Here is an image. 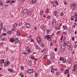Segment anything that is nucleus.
I'll return each mask as SVG.
<instances>
[{
    "label": "nucleus",
    "instance_id": "f257e3e1",
    "mask_svg": "<svg viewBox=\"0 0 77 77\" xmlns=\"http://www.w3.org/2000/svg\"><path fill=\"white\" fill-rule=\"evenodd\" d=\"M70 9L72 11H74L76 8V5L75 4H72L70 5Z\"/></svg>",
    "mask_w": 77,
    "mask_h": 77
},
{
    "label": "nucleus",
    "instance_id": "f03ea898",
    "mask_svg": "<svg viewBox=\"0 0 77 77\" xmlns=\"http://www.w3.org/2000/svg\"><path fill=\"white\" fill-rule=\"evenodd\" d=\"M37 41L38 44H40L41 42H42V41L41 40V38L40 37H38L37 38Z\"/></svg>",
    "mask_w": 77,
    "mask_h": 77
},
{
    "label": "nucleus",
    "instance_id": "7ed1b4c3",
    "mask_svg": "<svg viewBox=\"0 0 77 77\" xmlns=\"http://www.w3.org/2000/svg\"><path fill=\"white\" fill-rule=\"evenodd\" d=\"M52 23L53 27H55V25H56V20H55L54 19L53 20Z\"/></svg>",
    "mask_w": 77,
    "mask_h": 77
},
{
    "label": "nucleus",
    "instance_id": "20e7f679",
    "mask_svg": "<svg viewBox=\"0 0 77 77\" xmlns=\"http://www.w3.org/2000/svg\"><path fill=\"white\" fill-rule=\"evenodd\" d=\"M61 48L62 49V52H63L65 50L66 46H65L63 45H62L61 46Z\"/></svg>",
    "mask_w": 77,
    "mask_h": 77
},
{
    "label": "nucleus",
    "instance_id": "39448f33",
    "mask_svg": "<svg viewBox=\"0 0 77 77\" xmlns=\"http://www.w3.org/2000/svg\"><path fill=\"white\" fill-rule=\"evenodd\" d=\"M9 64H10V63L9 62L6 61L4 63V66L5 67L7 66H9Z\"/></svg>",
    "mask_w": 77,
    "mask_h": 77
},
{
    "label": "nucleus",
    "instance_id": "423d86ee",
    "mask_svg": "<svg viewBox=\"0 0 77 77\" xmlns=\"http://www.w3.org/2000/svg\"><path fill=\"white\" fill-rule=\"evenodd\" d=\"M68 63H69V64H71L72 63V60L70 59H68L67 60Z\"/></svg>",
    "mask_w": 77,
    "mask_h": 77
},
{
    "label": "nucleus",
    "instance_id": "0eeeda50",
    "mask_svg": "<svg viewBox=\"0 0 77 77\" xmlns=\"http://www.w3.org/2000/svg\"><path fill=\"white\" fill-rule=\"evenodd\" d=\"M54 56H55V55H54V52L52 53H51V57L52 60L54 58Z\"/></svg>",
    "mask_w": 77,
    "mask_h": 77
},
{
    "label": "nucleus",
    "instance_id": "6e6552de",
    "mask_svg": "<svg viewBox=\"0 0 77 77\" xmlns=\"http://www.w3.org/2000/svg\"><path fill=\"white\" fill-rule=\"evenodd\" d=\"M45 38L46 39H50V35H45Z\"/></svg>",
    "mask_w": 77,
    "mask_h": 77
},
{
    "label": "nucleus",
    "instance_id": "1a4fd4ad",
    "mask_svg": "<svg viewBox=\"0 0 77 77\" xmlns=\"http://www.w3.org/2000/svg\"><path fill=\"white\" fill-rule=\"evenodd\" d=\"M27 11H28V10L27 9H26L23 11V14H25Z\"/></svg>",
    "mask_w": 77,
    "mask_h": 77
},
{
    "label": "nucleus",
    "instance_id": "9d476101",
    "mask_svg": "<svg viewBox=\"0 0 77 77\" xmlns=\"http://www.w3.org/2000/svg\"><path fill=\"white\" fill-rule=\"evenodd\" d=\"M26 27L27 28H29V27H30V24L27 23L26 24Z\"/></svg>",
    "mask_w": 77,
    "mask_h": 77
},
{
    "label": "nucleus",
    "instance_id": "9b49d317",
    "mask_svg": "<svg viewBox=\"0 0 77 77\" xmlns=\"http://www.w3.org/2000/svg\"><path fill=\"white\" fill-rule=\"evenodd\" d=\"M45 27V25H43L42 26L41 29L43 30H44Z\"/></svg>",
    "mask_w": 77,
    "mask_h": 77
},
{
    "label": "nucleus",
    "instance_id": "f8f14e48",
    "mask_svg": "<svg viewBox=\"0 0 77 77\" xmlns=\"http://www.w3.org/2000/svg\"><path fill=\"white\" fill-rule=\"evenodd\" d=\"M3 23H1V28L0 30H3Z\"/></svg>",
    "mask_w": 77,
    "mask_h": 77
},
{
    "label": "nucleus",
    "instance_id": "ddd939ff",
    "mask_svg": "<svg viewBox=\"0 0 77 77\" xmlns=\"http://www.w3.org/2000/svg\"><path fill=\"white\" fill-rule=\"evenodd\" d=\"M28 15H30L32 14V11H29L27 13Z\"/></svg>",
    "mask_w": 77,
    "mask_h": 77
},
{
    "label": "nucleus",
    "instance_id": "4468645a",
    "mask_svg": "<svg viewBox=\"0 0 77 77\" xmlns=\"http://www.w3.org/2000/svg\"><path fill=\"white\" fill-rule=\"evenodd\" d=\"M33 70V69H31L28 70V71H27V72H28V73L30 74V72L31 71H32Z\"/></svg>",
    "mask_w": 77,
    "mask_h": 77
},
{
    "label": "nucleus",
    "instance_id": "2eb2a0df",
    "mask_svg": "<svg viewBox=\"0 0 77 77\" xmlns=\"http://www.w3.org/2000/svg\"><path fill=\"white\" fill-rule=\"evenodd\" d=\"M15 41L17 43V44H18V43H19V40H18V38H16Z\"/></svg>",
    "mask_w": 77,
    "mask_h": 77
},
{
    "label": "nucleus",
    "instance_id": "dca6fc26",
    "mask_svg": "<svg viewBox=\"0 0 77 77\" xmlns=\"http://www.w3.org/2000/svg\"><path fill=\"white\" fill-rule=\"evenodd\" d=\"M8 71H9L10 72H13V70L12 69H8Z\"/></svg>",
    "mask_w": 77,
    "mask_h": 77
},
{
    "label": "nucleus",
    "instance_id": "f3484780",
    "mask_svg": "<svg viewBox=\"0 0 77 77\" xmlns=\"http://www.w3.org/2000/svg\"><path fill=\"white\" fill-rule=\"evenodd\" d=\"M10 42H14V38H11L10 39Z\"/></svg>",
    "mask_w": 77,
    "mask_h": 77
},
{
    "label": "nucleus",
    "instance_id": "a211bd4d",
    "mask_svg": "<svg viewBox=\"0 0 77 77\" xmlns=\"http://www.w3.org/2000/svg\"><path fill=\"white\" fill-rule=\"evenodd\" d=\"M31 49V48H29V49H28L27 50V52L28 53H30V49Z\"/></svg>",
    "mask_w": 77,
    "mask_h": 77
},
{
    "label": "nucleus",
    "instance_id": "6ab92c4d",
    "mask_svg": "<svg viewBox=\"0 0 77 77\" xmlns=\"http://www.w3.org/2000/svg\"><path fill=\"white\" fill-rule=\"evenodd\" d=\"M51 73H53V72H54V69H53V68H52L51 69Z\"/></svg>",
    "mask_w": 77,
    "mask_h": 77
},
{
    "label": "nucleus",
    "instance_id": "aec40b11",
    "mask_svg": "<svg viewBox=\"0 0 77 77\" xmlns=\"http://www.w3.org/2000/svg\"><path fill=\"white\" fill-rule=\"evenodd\" d=\"M59 60L60 61H63V60H64V59L63 58H61V57H60L59 58Z\"/></svg>",
    "mask_w": 77,
    "mask_h": 77
},
{
    "label": "nucleus",
    "instance_id": "412c9836",
    "mask_svg": "<svg viewBox=\"0 0 77 77\" xmlns=\"http://www.w3.org/2000/svg\"><path fill=\"white\" fill-rule=\"evenodd\" d=\"M41 47H43V48H44V43H42L41 45Z\"/></svg>",
    "mask_w": 77,
    "mask_h": 77
},
{
    "label": "nucleus",
    "instance_id": "4be33fe9",
    "mask_svg": "<svg viewBox=\"0 0 77 77\" xmlns=\"http://www.w3.org/2000/svg\"><path fill=\"white\" fill-rule=\"evenodd\" d=\"M12 33V32L11 31H8L7 32V34H9V35H11Z\"/></svg>",
    "mask_w": 77,
    "mask_h": 77
},
{
    "label": "nucleus",
    "instance_id": "5701e85b",
    "mask_svg": "<svg viewBox=\"0 0 77 77\" xmlns=\"http://www.w3.org/2000/svg\"><path fill=\"white\" fill-rule=\"evenodd\" d=\"M0 5L2 6H3V4L2 3V1H0Z\"/></svg>",
    "mask_w": 77,
    "mask_h": 77
},
{
    "label": "nucleus",
    "instance_id": "b1692460",
    "mask_svg": "<svg viewBox=\"0 0 77 77\" xmlns=\"http://www.w3.org/2000/svg\"><path fill=\"white\" fill-rule=\"evenodd\" d=\"M65 73V74H67L68 73V70L66 69V70Z\"/></svg>",
    "mask_w": 77,
    "mask_h": 77
},
{
    "label": "nucleus",
    "instance_id": "393cba45",
    "mask_svg": "<svg viewBox=\"0 0 77 77\" xmlns=\"http://www.w3.org/2000/svg\"><path fill=\"white\" fill-rule=\"evenodd\" d=\"M17 33L18 35L19 36L20 35V32L19 31H17Z\"/></svg>",
    "mask_w": 77,
    "mask_h": 77
},
{
    "label": "nucleus",
    "instance_id": "a878e982",
    "mask_svg": "<svg viewBox=\"0 0 77 77\" xmlns=\"http://www.w3.org/2000/svg\"><path fill=\"white\" fill-rule=\"evenodd\" d=\"M74 19V17L73 16H72L71 18V20L73 21Z\"/></svg>",
    "mask_w": 77,
    "mask_h": 77
},
{
    "label": "nucleus",
    "instance_id": "bb28decb",
    "mask_svg": "<svg viewBox=\"0 0 77 77\" xmlns=\"http://www.w3.org/2000/svg\"><path fill=\"white\" fill-rule=\"evenodd\" d=\"M20 75L21 77H24V75H23V74L22 73H21L20 74Z\"/></svg>",
    "mask_w": 77,
    "mask_h": 77
},
{
    "label": "nucleus",
    "instance_id": "cd10ccee",
    "mask_svg": "<svg viewBox=\"0 0 77 77\" xmlns=\"http://www.w3.org/2000/svg\"><path fill=\"white\" fill-rule=\"evenodd\" d=\"M47 33H49L50 32V29H48L47 30Z\"/></svg>",
    "mask_w": 77,
    "mask_h": 77
},
{
    "label": "nucleus",
    "instance_id": "c85d7f7f",
    "mask_svg": "<svg viewBox=\"0 0 77 77\" xmlns=\"http://www.w3.org/2000/svg\"><path fill=\"white\" fill-rule=\"evenodd\" d=\"M35 47L36 48H37V49H38V48H39V47L37 45H35Z\"/></svg>",
    "mask_w": 77,
    "mask_h": 77
},
{
    "label": "nucleus",
    "instance_id": "c756f323",
    "mask_svg": "<svg viewBox=\"0 0 77 77\" xmlns=\"http://www.w3.org/2000/svg\"><path fill=\"white\" fill-rule=\"evenodd\" d=\"M71 29H70L68 31V33L69 34H70L71 33Z\"/></svg>",
    "mask_w": 77,
    "mask_h": 77
},
{
    "label": "nucleus",
    "instance_id": "7c9ffc66",
    "mask_svg": "<svg viewBox=\"0 0 77 77\" xmlns=\"http://www.w3.org/2000/svg\"><path fill=\"white\" fill-rule=\"evenodd\" d=\"M17 24H14L13 25V27H17Z\"/></svg>",
    "mask_w": 77,
    "mask_h": 77
},
{
    "label": "nucleus",
    "instance_id": "2f4dec72",
    "mask_svg": "<svg viewBox=\"0 0 77 77\" xmlns=\"http://www.w3.org/2000/svg\"><path fill=\"white\" fill-rule=\"evenodd\" d=\"M67 46H68V47H70V46H71V44H70V43L69 42L68 43Z\"/></svg>",
    "mask_w": 77,
    "mask_h": 77
},
{
    "label": "nucleus",
    "instance_id": "473e14b6",
    "mask_svg": "<svg viewBox=\"0 0 77 77\" xmlns=\"http://www.w3.org/2000/svg\"><path fill=\"white\" fill-rule=\"evenodd\" d=\"M45 49H43V50H42L41 51L42 53H44V52H45Z\"/></svg>",
    "mask_w": 77,
    "mask_h": 77
},
{
    "label": "nucleus",
    "instance_id": "72a5a7b5",
    "mask_svg": "<svg viewBox=\"0 0 77 77\" xmlns=\"http://www.w3.org/2000/svg\"><path fill=\"white\" fill-rule=\"evenodd\" d=\"M67 29H68V27L67 26H66L65 27L64 30H67Z\"/></svg>",
    "mask_w": 77,
    "mask_h": 77
},
{
    "label": "nucleus",
    "instance_id": "f704fd0d",
    "mask_svg": "<svg viewBox=\"0 0 77 77\" xmlns=\"http://www.w3.org/2000/svg\"><path fill=\"white\" fill-rule=\"evenodd\" d=\"M54 14L55 16L57 15V11H55L54 12Z\"/></svg>",
    "mask_w": 77,
    "mask_h": 77
},
{
    "label": "nucleus",
    "instance_id": "c9c22d12",
    "mask_svg": "<svg viewBox=\"0 0 77 77\" xmlns=\"http://www.w3.org/2000/svg\"><path fill=\"white\" fill-rule=\"evenodd\" d=\"M47 57V55H45V56H44V57H43V59H45V58H46Z\"/></svg>",
    "mask_w": 77,
    "mask_h": 77
},
{
    "label": "nucleus",
    "instance_id": "e433bc0d",
    "mask_svg": "<svg viewBox=\"0 0 77 77\" xmlns=\"http://www.w3.org/2000/svg\"><path fill=\"white\" fill-rule=\"evenodd\" d=\"M22 24H23V23L21 22L19 23V24L20 26H21L22 25Z\"/></svg>",
    "mask_w": 77,
    "mask_h": 77
},
{
    "label": "nucleus",
    "instance_id": "4c0bfd02",
    "mask_svg": "<svg viewBox=\"0 0 77 77\" xmlns=\"http://www.w3.org/2000/svg\"><path fill=\"white\" fill-rule=\"evenodd\" d=\"M43 11H41L40 13V15H42V14H43Z\"/></svg>",
    "mask_w": 77,
    "mask_h": 77
},
{
    "label": "nucleus",
    "instance_id": "58836bf2",
    "mask_svg": "<svg viewBox=\"0 0 77 77\" xmlns=\"http://www.w3.org/2000/svg\"><path fill=\"white\" fill-rule=\"evenodd\" d=\"M3 36H6V33H3L2 34Z\"/></svg>",
    "mask_w": 77,
    "mask_h": 77
},
{
    "label": "nucleus",
    "instance_id": "ea45409f",
    "mask_svg": "<svg viewBox=\"0 0 77 77\" xmlns=\"http://www.w3.org/2000/svg\"><path fill=\"white\" fill-rule=\"evenodd\" d=\"M2 61L3 62H2V63H5V60H4V59H2Z\"/></svg>",
    "mask_w": 77,
    "mask_h": 77
},
{
    "label": "nucleus",
    "instance_id": "a19ab883",
    "mask_svg": "<svg viewBox=\"0 0 77 77\" xmlns=\"http://www.w3.org/2000/svg\"><path fill=\"white\" fill-rule=\"evenodd\" d=\"M69 50H70V51H71V47L70 46H69Z\"/></svg>",
    "mask_w": 77,
    "mask_h": 77
},
{
    "label": "nucleus",
    "instance_id": "79ce46f5",
    "mask_svg": "<svg viewBox=\"0 0 77 77\" xmlns=\"http://www.w3.org/2000/svg\"><path fill=\"white\" fill-rule=\"evenodd\" d=\"M36 2V0H32L33 3H35V2Z\"/></svg>",
    "mask_w": 77,
    "mask_h": 77
},
{
    "label": "nucleus",
    "instance_id": "37998d69",
    "mask_svg": "<svg viewBox=\"0 0 77 77\" xmlns=\"http://www.w3.org/2000/svg\"><path fill=\"white\" fill-rule=\"evenodd\" d=\"M30 42H34V40L33 39H32L30 41Z\"/></svg>",
    "mask_w": 77,
    "mask_h": 77
},
{
    "label": "nucleus",
    "instance_id": "c03bdc74",
    "mask_svg": "<svg viewBox=\"0 0 77 77\" xmlns=\"http://www.w3.org/2000/svg\"><path fill=\"white\" fill-rule=\"evenodd\" d=\"M60 15L61 17H63L64 15V14L63 13H62L60 14Z\"/></svg>",
    "mask_w": 77,
    "mask_h": 77
},
{
    "label": "nucleus",
    "instance_id": "a18cd8bd",
    "mask_svg": "<svg viewBox=\"0 0 77 77\" xmlns=\"http://www.w3.org/2000/svg\"><path fill=\"white\" fill-rule=\"evenodd\" d=\"M30 58L31 59H32V60H35V58L34 57H30Z\"/></svg>",
    "mask_w": 77,
    "mask_h": 77
},
{
    "label": "nucleus",
    "instance_id": "49530a36",
    "mask_svg": "<svg viewBox=\"0 0 77 77\" xmlns=\"http://www.w3.org/2000/svg\"><path fill=\"white\" fill-rule=\"evenodd\" d=\"M56 75H59V73L58 72H57Z\"/></svg>",
    "mask_w": 77,
    "mask_h": 77
},
{
    "label": "nucleus",
    "instance_id": "de8ad7c7",
    "mask_svg": "<svg viewBox=\"0 0 77 77\" xmlns=\"http://www.w3.org/2000/svg\"><path fill=\"white\" fill-rule=\"evenodd\" d=\"M21 69L22 70H23L24 69V67L23 66H21Z\"/></svg>",
    "mask_w": 77,
    "mask_h": 77
},
{
    "label": "nucleus",
    "instance_id": "09e8293b",
    "mask_svg": "<svg viewBox=\"0 0 77 77\" xmlns=\"http://www.w3.org/2000/svg\"><path fill=\"white\" fill-rule=\"evenodd\" d=\"M38 75V73H35V77H37V75Z\"/></svg>",
    "mask_w": 77,
    "mask_h": 77
},
{
    "label": "nucleus",
    "instance_id": "8fccbe9b",
    "mask_svg": "<svg viewBox=\"0 0 77 77\" xmlns=\"http://www.w3.org/2000/svg\"><path fill=\"white\" fill-rule=\"evenodd\" d=\"M55 3L57 5H58V2L57 1H55Z\"/></svg>",
    "mask_w": 77,
    "mask_h": 77
},
{
    "label": "nucleus",
    "instance_id": "3c124183",
    "mask_svg": "<svg viewBox=\"0 0 77 77\" xmlns=\"http://www.w3.org/2000/svg\"><path fill=\"white\" fill-rule=\"evenodd\" d=\"M23 54H27V52H25L23 53Z\"/></svg>",
    "mask_w": 77,
    "mask_h": 77
},
{
    "label": "nucleus",
    "instance_id": "603ef678",
    "mask_svg": "<svg viewBox=\"0 0 77 77\" xmlns=\"http://www.w3.org/2000/svg\"><path fill=\"white\" fill-rule=\"evenodd\" d=\"M2 41H5V38H2Z\"/></svg>",
    "mask_w": 77,
    "mask_h": 77
},
{
    "label": "nucleus",
    "instance_id": "864d4df0",
    "mask_svg": "<svg viewBox=\"0 0 77 77\" xmlns=\"http://www.w3.org/2000/svg\"><path fill=\"white\" fill-rule=\"evenodd\" d=\"M33 72H34L32 71H30L29 72V74H32V73H33Z\"/></svg>",
    "mask_w": 77,
    "mask_h": 77
},
{
    "label": "nucleus",
    "instance_id": "5fc2aeb1",
    "mask_svg": "<svg viewBox=\"0 0 77 77\" xmlns=\"http://www.w3.org/2000/svg\"><path fill=\"white\" fill-rule=\"evenodd\" d=\"M77 45L76 44L75 45H74L75 48H77Z\"/></svg>",
    "mask_w": 77,
    "mask_h": 77
},
{
    "label": "nucleus",
    "instance_id": "6e6d98bb",
    "mask_svg": "<svg viewBox=\"0 0 77 77\" xmlns=\"http://www.w3.org/2000/svg\"><path fill=\"white\" fill-rule=\"evenodd\" d=\"M62 38H63V35H62L61 37V38L60 39V40H61V41L62 40Z\"/></svg>",
    "mask_w": 77,
    "mask_h": 77
},
{
    "label": "nucleus",
    "instance_id": "4d7b16f0",
    "mask_svg": "<svg viewBox=\"0 0 77 77\" xmlns=\"http://www.w3.org/2000/svg\"><path fill=\"white\" fill-rule=\"evenodd\" d=\"M59 33H60V31H58L57 32H56V34H59Z\"/></svg>",
    "mask_w": 77,
    "mask_h": 77
},
{
    "label": "nucleus",
    "instance_id": "13d9d810",
    "mask_svg": "<svg viewBox=\"0 0 77 77\" xmlns=\"http://www.w3.org/2000/svg\"><path fill=\"white\" fill-rule=\"evenodd\" d=\"M64 3L65 5H66V1H64Z\"/></svg>",
    "mask_w": 77,
    "mask_h": 77
},
{
    "label": "nucleus",
    "instance_id": "bf43d9fd",
    "mask_svg": "<svg viewBox=\"0 0 77 77\" xmlns=\"http://www.w3.org/2000/svg\"><path fill=\"white\" fill-rule=\"evenodd\" d=\"M46 13H48V9H47L46 11Z\"/></svg>",
    "mask_w": 77,
    "mask_h": 77
},
{
    "label": "nucleus",
    "instance_id": "052dcab7",
    "mask_svg": "<svg viewBox=\"0 0 77 77\" xmlns=\"http://www.w3.org/2000/svg\"><path fill=\"white\" fill-rule=\"evenodd\" d=\"M15 2V1L14 0H12L11 1V3H14Z\"/></svg>",
    "mask_w": 77,
    "mask_h": 77
},
{
    "label": "nucleus",
    "instance_id": "680f3d73",
    "mask_svg": "<svg viewBox=\"0 0 77 77\" xmlns=\"http://www.w3.org/2000/svg\"><path fill=\"white\" fill-rule=\"evenodd\" d=\"M32 35H30L29 37V38H32Z\"/></svg>",
    "mask_w": 77,
    "mask_h": 77
},
{
    "label": "nucleus",
    "instance_id": "e2e57ef3",
    "mask_svg": "<svg viewBox=\"0 0 77 77\" xmlns=\"http://www.w3.org/2000/svg\"><path fill=\"white\" fill-rule=\"evenodd\" d=\"M63 62L64 63H65V62H66V60H63Z\"/></svg>",
    "mask_w": 77,
    "mask_h": 77
},
{
    "label": "nucleus",
    "instance_id": "0e129e2a",
    "mask_svg": "<svg viewBox=\"0 0 77 77\" xmlns=\"http://www.w3.org/2000/svg\"><path fill=\"white\" fill-rule=\"evenodd\" d=\"M57 30H59L60 29V27H58L57 28Z\"/></svg>",
    "mask_w": 77,
    "mask_h": 77
},
{
    "label": "nucleus",
    "instance_id": "69168bd1",
    "mask_svg": "<svg viewBox=\"0 0 77 77\" xmlns=\"http://www.w3.org/2000/svg\"><path fill=\"white\" fill-rule=\"evenodd\" d=\"M50 62H51L50 61V60H48V64H50Z\"/></svg>",
    "mask_w": 77,
    "mask_h": 77
},
{
    "label": "nucleus",
    "instance_id": "338daca9",
    "mask_svg": "<svg viewBox=\"0 0 77 77\" xmlns=\"http://www.w3.org/2000/svg\"><path fill=\"white\" fill-rule=\"evenodd\" d=\"M75 22H77V17L76 18V19L75 20Z\"/></svg>",
    "mask_w": 77,
    "mask_h": 77
},
{
    "label": "nucleus",
    "instance_id": "774afa93",
    "mask_svg": "<svg viewBox=\"0 0 77 77\" xmlns=\"http://www.w3.org/2000/svg\"><path fill=\"white\" fill-rule=\"evenodd\" d=\"M50 45H53L52 42H51L50 43Z\"/></svg>",
    "mask_w": 77,
    "mask_h": 77
}]
</instances>
